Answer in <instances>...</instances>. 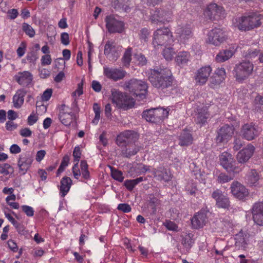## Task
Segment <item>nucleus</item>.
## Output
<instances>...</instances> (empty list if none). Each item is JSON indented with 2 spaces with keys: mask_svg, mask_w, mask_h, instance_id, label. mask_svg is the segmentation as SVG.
<instances>
[{
  "mask_svg": "<svg viewBox=\"0 0 263 263\" xmlns=\"http://www.w3.org/2000/svg\"><path fill=\"white\" fill-rule=\"evenodd\" d=\"M148 79L155 88L163 90L172 85L173 78L168 68H157L151 70Z\"/></svg>",
  "mask_w": 263,
  "mask_h": 263,
  "instance_id": "f257e3e1",
  "label": "nucleus"
},
{
  "mask_svg": "<svg viewBox=\"0 0 263 263\" xmlns=\"http://www.w3.org/2000/svg\"><path fill=\"white\" fill-rule=\"evenodd\" d=\"M262 15L251 12L233 20V25L241 31H249L258 28L261 25Z\"/></svg>",
  "mask_w": 263,
  "mask_h": 263,
  "instance_id": "f03ea898",
  "label": "nucleus"
},
{
  "mask_svg": "<svg viewBox=\"0 0 263 263\" xmlns=\"http://www.w3.org/2000/svg\"><path fill=\"white\" fill-rule=\"evenodd\" d=\"M174 42L172 32L168 27L160 28L153 33L152 44L155 48L173 45Z\"/></svg>",
  "mask_w": 263,
  "mask_h": 263,
  "instance_id": "7ed1b4c3",
  "label": "nucleus"
},
{
  "mask_svg": "<svg viewBox=\"0 0 263 263\" xmlns=\"http://www.w3.org/2000/svg\"><path fill=\"white\" fill-rule=\"evenodd\" d=\"M111 92L112 102L116 104L118 107L127 110L134 106V99L126 93L115 88L112 89Z\"/></svg>",
  "mask_w": 263,
  "mask_h": 263,
  "instance_id": "20e7f679",
  "label": "nucleus"
},
{
  "mask_svg": "<svg viewBox=\"0 0 263 263\" xmlns=\"http://www.w3.org/2000/svg\"><path fill=\"white\" fill-rule=\"evenodd\" d=\"M253 64L248 61H243L236 64L233 70V74L237 81L242 83L252 73Z\"/></svg>",
  "mask_w": 263,
  "mask_h": 263,
  "instance_id": "39448f33",
  "label": "nucleus"
},
{
  "mask_svg": "<svg viewBox=\"0 0 263 263\" xmlns=\"http://www.w3.org/2000/svg\"><path fill=\"white\" fill-rule=\"evenodd\" d=\"M125 85L126 88L133 93V95L139 96L141 99L145 98L148 88L147 84L145 81L133 79L126 82Z\"/></svg>",
  "mask_w": 263,
  "mask_h": 263,
  "instance_id": "423d86ee",
  "label": "nucleus"
},
{
  "mask_svg": "<svg viewBox=\"0 0 263 263\" xmlns=\"http://www.w3.org/2000/svg\"><path fill=\"white\" fill-rule=\"evenodd\" d=\"M169 110L160 107L152 108L144 111L142 113V117L148 122L157 123L167 117Z\"/></svg>",
  "mask_w": 263,
  "mask_h": 263,
  "instance_id": "0eeeda50",
  "label": "nucleus"
},
{
  "mask_svg": "<svg viewBox=\"0 0 263 263\" xmlns=\"http://www.w3.org/2000/svg\"><path fill=\"white\" fill-rule=\"evenodd\" d=\"M193 28L189 24L178 26L175 30L177 38L180 43L186 44L193 37Z\"/></svg>",
  "mask_w": 263,
  "mask_h": 263,
  "instance_id": "6e6552de",
  "label": "nucleus"
},
{
  "mask_svg": "<svg viewBox=\"0 0 263 263\" xmlns=\"http://www.w3.org/2000/svg\"><path fill=\"white\" fill-rule=\"evenodd\" d=\"M227 39L225 32L220 28H215L207 34L206 42L215 46H219Z\"/></svg>",
  "mask_w": 263,
  "mask_h": 263,
  "instance_id": "1a4fd4ad",
  "label": "nucleus"
},
{
  "mask_svg": "<svg viewBox=\"0 0 263 263\" xmlns=\"http://www.w3.org/2000/svg\"><path fill=\"white\" fill-rule=\"evenodd\" d=\"M220 163L228 172L238 173L240 169L235 165L236 162L232 155L227 152L222 153L219 156Z\"/></svg>",
  "mask_w": 263,
  "mask_h": 263,
  "instance_id": "9d476101",
  "label": "nucleus"
},
{
  "mask_svg": "<svg viewBox=\"0 0 263 263\" xmlns=\"http://www.w3.org/2000/svg\"><path fill=\"white\" fill-rule=\"evenodd\" d=\"M121 48L113 41H108L105 45L104 54L110 61L115 62L120 57Z\"/></svg>",
  "mask_w": 263,
  "mask_h": 263,
  "instance_id": "9b49d317",
  "label": "nucleus"
},
{
  "mask_svg": "<svg viewBox=\"0 0 263 263\" xmlns=\"http://www.w3.org/2000/svg\"><path fill=\"white\" fill-rule=\"evenodd\" d=\"M106 27L109 32L121 33L124 29L123 22L117 19L115 16L110 15L105 18Z\"/></svg>",
  "mask_w": 263,
  "mask_h": 263,
  "instance_id": "f8f14e48",
  "label": "nucleus"
},
{
  "mask_svg": "<svg viewBox=\"0 0 263 263\" xmlns=\"http://www.w3.org/2000/svg\"><path fill=\"white\" fill-rule=\"evenodd\" d=\"M211 197L215 200L216 206L218 208L229 209L230 207L231 202L229 197L221 190L216 189L213 191Z\"/></svg>",
  "mask_w": 263,
  "mask_h": 263,
  "instance_id": "ddd939ff",
  "label": "nucleus"
},
{
  "mask_svg": "<svg viewBox=\"0 0 263 263\" xmlns=\"http://www.w3.org/2000/svg\"><path fill=\"white\" fill-rule=\"evenodd\" d=\"M33 161V156L30 152H26L20 155L17 161L20 172H22L23 174H25L31 166Z\"/></svg>",
  "mask_w": 263,
  "mask_h": 263,
  "instance_id": "4468645a",
  "label": "nucleus"
},
{
  "mask_svg": "<svg viewBox=\"0 0 263 263\" xmlns=\"http://www.w3.org/2000/svg\"><path fill=\"white\" fill-rule=\"evenodd\" d=\"M240 134L245 139L250 141L253 140L259 134L258 128L253 123L244 124L241 129Z\"/></svg>",
  "mask_w": 263,
  "mask_h": 263,
  "instance_id": "2eb2a0df",
  "label": "nucleus"
},
{
  "mask_svg": "<svg viewBox=\"0 0 263 263\" xmlns=\"http://www.w3.org/2000/svg\"><path fill=\"white\" fill-rule=\"evenodd\" d=\"M137 139V135L132 130H126L117 136L116 142L119 146L134 142Z\"/></svg>",
  "mask_w": 263,
  "mask_h": 263,
  "instance_id": "dca6fc26",
  "label": "nucleus"
},
{
  "mask_svg": "<svg viewBox=\"0 0 263 263\" xmlns=\"http://www.w3.org/2000/svg\"><path fill=\"white\" fill-rule=\"evenodd\" d=\"M126 71L122 69L110 68L107 66L103 67V74L109 79L114 81L123 79L126 75Z\"/></svg>",
  "mask_w": 263,
  "mask_h": 263,
  "instance_id": "f3484780",
  "label": "nucleus"
},
{
  "mask_svg": "<svg viewBox=\"0 0 263 263\" xmlns=\"http://www.w3.org/2000/svg\"><path fill=\"white\" fill-rule=\"evenodd\" d=\"M151 20L154 23H165L172 20V13L171 11H166L164 10H157L151 17Z\"/></svg>",
  "mask_w": 263,
  "mask_h": 263,
  "instance_id": "a211bd4d",
  "label": "nucleus"
},
{
  "mask_svg": "<svg viewBox=\"0 0 263 263\" xmlns=\"http://www.w3.org/2000/svg\"><path fill=\"white\" fill-rule=\"evenodd\" d=\"M74 116L71 109L65 104H62L59 109V118L65 126L70 125Z\"/></svg>",
  "mask_w": 263,
  "mask_h": 263,
  "instance_id": "6ab92c4d",
  "label": "nucleus"
},
{
  "mask_svg": "<svg viewBox=\"0 0 263 263\" xmlns=\"http://www.w3.org/2000/svg\"><path fill=\"white\" fill-rule=\"evenodd\" d=\"M234 128L233 126L224 125L218 131L216 140L217 143H221L227 141L233 136Z\"/></svg>",
  "mask_w": 263,
  "mask_h": 263,
  "instance_id": "aec40b11",
  "label": "nucleus"
},
{
  "mask_svg": "<svg viewBox=\"0 0 263 263\" xmlns=\"http://www.w3.org/2000/svg\"><path fill=\"white\" fill-rule=\"evenodd\" d=\"M230 189L232 195L239 200L244 199L249 194L245 186L237 181L232 182Z\"/></svg>",
  "mask_w": 263,
  "mask_h": 263,
  "instance_id": "412c9836",
  "label": "nucleus"
},
{
  "mask_svg": "<svg viewBox=\"0 0 263 263\" xmlns=\"http://www.w3.org/2000/svg\"><path fill=\"white\" fill-rule=\"evenodd\" d=\"M224 13L223 8L215 3L210 4L204 11V15L211 20L223 17Z\"/></svg>",
  "mask_w": 263,
  "mask_h": 263,
  "instance_id": "4be33fe9",
  "label": "nucleus"
},
{
  "mask_svg": "<svg viewBox=\"0 0 263 263\" xmlns=\"http://www.w3.org/2000/svg\"><path fill=\"white\" fill-rule=\"evenodd\" d=\"M212 68L210 66H205L199 68L195 75V80L200 85H204L207 82L212 72Z\"/></svg>",
  "mask_w": 263,
  "mask_h": 263,
  "instance_id": "5701e85b",
  "label": "nucleus"
},
{
  "mask_svg": "<svg viewBox=\"0 0 263 263\" xmlns=\"http://www.w3.org/2000/svg\"><path fill=\"white\" fill-rule=\"evenodd\" d=\"M195 122L200 126L204 125L209 119L210 115L206 107H198L195 115Z\"/></svg>",
  "mask_w": 263,
  "mask_h": 263,
  "instance_id": "b1692460",
  "label": "nucleus"
},
{
  "mask_svg": "<svg viewBox=\"0 0 263 263\" xmlns=\"http://www.w3.org/2000/svg\"><path fill=\"white\" fill-rule=\"evenodd\" d=\"M252 210L254 222L259 226H263V202L255 203Z\"/></svg>",
  "mask_w": 263,
  "mask_h": 263,
  "instance_id": "393cba45",
  "label": "nucleus"
},
{
  "mask_svg": "<svg viewBox=\"0 0 263 263\" xmlns=\"http://www.w3.org/2000/svg\"><path fill=\"white\" fill-rule=\"evenodd\" d=\"M255 150L254 146L249 144L245 148L238 153L237 155V159L239 163H246L251 157Z\"/></svg>",
  "mask_w": 263,
  "mask_h": 263,
  "instance_id": "a878e982",
  "label": "nucleus"
},
{
  "mask_svg": "<svg viewBox=\"0 0 263 263\" xmlns=\"http://www.w3.org/2000/svg\"><path fill=\"white\" fill-rule=\"evenodd\" d=\"M154 177L158 180L167 182L172 178L170 172L162 166H160L153 171Z\"/></svg>",
  "mask_w": 263,
  "mask_h": 263,
  "instance_id": "bb28decb",
  "label": "nucleus"
},
{
  "mask_svg": "<svg viewBox=\"0 0 263 263\" xmlns=\"http://www.w3.org/2000/svg\"><path fill=\"white\" fill-rule=\"evenodd\" d=\"M15 79L21 85L23 86H28L32 81V75L28 71L20 72L15 75Z\"/></svg>",
  "mask_w": 263,
  "mask_h": 263,
  "instance_id": "cd10ccee",
  "label": "nucleus"
},
{
  "mask_svg": "<svg viewBox=\"0 0 263 263\" xmlns=\"http://www.w3.org/2000/svg\"><path fill=\"white\" fill-rule=\"evenodd\" d=\"M207 216L205 213L199 212L194 215L191 220L192 225L194 229H199L205 225Z\"/></svg>",
  "mask_w": 263,
  "mask_h": 263,
  "instance_id": "c85d7f7f",
  "label": "nucleus"
},
{
  "mask_svg": "<svg viewBox=\"0 0 263 263\" xmlns=\"http://www.w3.org/2000/svg\"><path fill=\"white\" fill-rule=\"evenodd\" d=\"M81 151L79 146L75 147L73 152V156L74 157V161L76 163L72 167V173L74 178L78 179L81 176L80 171L79 168L78 163L81 158Z\"/></svg>",
  "mask_w": 263,
  "mask_h": 263,
  "instance_id": "c756f323",
  "label": "nucleus"
},
{
  "mask_svg": "<svg viewBox=\"0 0 263 263\" xmlns=\"http://www.w3.org/2000/svg\"><path fill=\"white\" fill-rule=\"evenodd\" d=\"M140 150L139 147L134 142L125 145L122 148L121 155L124 157L130 158L136 155Z\"/></svg>",
  "mask_w": 263,
  "mask_h": 263,
  "instance_id": "7c9ffc66",
  "label": "nucleus"
},
{
  "mask_svg": "<svg viewBox=\"0 0 263 263\" xmlns=\"http://www.w3.org/2000/svg\"><path fill=\"white\" fill-rule=\"evenodd\" d=\"M235 49L234 47L222 50L216 55L215 60L218 62H223L230 59L235 53Z\"/></svg>",
  "mask_w": 263,
  "mask_h": 263,
  "instance_id": "2f4dec72",
  "label": "nucleus"
},
{
  "mask_svg": "<svg viewBox=\"0 0 263 263\" xmlns=\"http://www.w3.org/2000/svg\"><path fill=\"white\" fill-rule=\"evenodd\" d=\"M26 91L23 89H18L13 97V103L14 107L20 108L23 104L24 97L26 95Z\"/></svg>",
  "mask_w": 263,
  "mask_h": 263,
  "instance_id": "473e14b6",
  "label": "nucleus"
},
{
  "mask_svg": "<svg viewBox=\"0 0 263 263\" xmlns=\"http://www.w3.org/2000/svg\"><path fill=\"white\" fill-rule=\"evenodd\" d=\"M72 184V180L68 177H64L61 180L60 191L61 196L64 197L69 192Z\"/></svg>",
  "mask_w": 263,
  "mask_h": 263,
  "instance_id": "72a5a7b5",
  "label": "nucleus"
},
{
  "mask_svg": "<svg viewBox=\"0 0 263 263\" xmlns=\"http://www.w3.org/2000/svg\"><path fill=\"white\" fill-rule=\"evenodd\" d=\"M239 47L242 48L241 52L245 58L251 59L256 57L258 54L259 51L249 46H244L241 43H240Z\"/></svg>",
  "mask_w": 263,
  "mask_h": 263,
  "instance_id": "f704fd0d",
  "label": "nucleus"
},
{
  "mask_svg": "<svg viewBox=\"0 0 263 263\" xmlns=\"http://www.w3.org/2000/svg\"><path fill=\"white\" fill-rule=\"evenodd\" d=\"M191 55L187 51H180L175 57V61L179 66H184L190 61Z\"/></svg>",
  "mask_w": 263,
  "mask_h": 263,
  "instance_id": "c9c22d12",
  "label": "nucleus"
},
{
  "mask_svg": "<svg viewBox=\"0 0 263 263\" xmlns=\"http://www.w3.org/2000/svg\"><path fill=\"white\" fill-rule=\"evenodd\" d=\"M179 140L180 145L188 146L192 143L193 138L192 135L187 130H184L181 133Z\"/></svg>",
  "mask_w": 263,
  "mask_h": 263,
  "instance_id": "e433bc0d",
  "label": "nucleus"
},
{
  "mask_svg": "<svg viewBox=\"0 0 263 263\" xmlns=\"http://www.w3.org/2000/svg\"><path fill=\"white\" fill-rule=\"evenodd\" d=\"M128 0H115L113 5L115 9L117 10L127 12L130 8L128 4Z\"/></svg>",
  "mask_w": 263,
  "mask_h": 263,
  "instance_id": "4c0bfd02",
  "label": "nucleus"
},
{
  "mask_svg": "<svg viewBox=\"0 0 263 263\" xmlns=\"http://www.w3.org/2000/svg\"><path fill=\"white\" fill-rule=\"evenodd\" d=\"M181 243L187 250H189L194 243L193 235L192 233L185 234L182 239Z\"/></svg>",
  "mask_w": 263,
  "mask_h": 263,
  "instance_id": "58836bf2",
  "label": "nucleus"
},
{
  "mask_svg": "<svg viewBox=\"0 0 263 263\" xmlns=\"http://www.w3.org/2000/svg\"><path fill=\"white\" fill-rule=\"evenodd\" d=\"M80 174L83 178L88 180L90 178V173L88 171V165L85 160H82L80 163Z\"/></svg>",
  "mask_w": 263,
  "mask_h": 263,
  "instance_id": "ea45409f",
  "label": "nucleus"
},
{
  "mask_svg": "<svg viewBox=\"0 0 263 263\" xmlns=\"http://www.w3.org/2000/svg\"><path fill=\"white\" fill-rule=\"evenodd\" d=\"M172 45L168 46V47L165 46V48L162 51V55L165 59L167 61H171L172 60L174 55L175 54V50L172 47Z\"/></svg>",
  "mask_w": 263,
  "mask_h": 263,
  "instance_id": "a19ab883",
  "label": "nucleus"
},
{
  "mask_svg": "<svg viewBox=\"0 0 263 263\" xmlns=\"http://www.w3.org/2000/svg\"><path fill=\"white\" fill-rule=\"evenodd\" d=\"M132 49L131 48L128 47L124 52L123 57L122 59L124 65L126 66H128L132 60Z\"/></svg>",
  "mask_w": 263,
  "mask_h": 263,
  "instance_id": "79ce46f5",
  "label": "nucleus"
},
{
  "mask_svg": "<svg viewBox=\"0 0 263 263\" xmlns=\"http://www.w3.org/2000/svg\"><path fill=\"white\" fill-rule=\"evenodd\" d=\"M22 29L30 37H33L35 34V32L33 28L27 23H24L23 24Z\"/></svg>",
  "mask_w": 263,
  "mask_h": 263,
  "instance_id": "37998d69",
  "label": "nucleus"
},
{
  "mask_svg": "<svg viewBox=\"0 0 263 263\" xmlns=\"http://www.w3.org/2000/svg\"><path fill=\"white\" fill-rule=\"evenodd\" d=\"M248 177V182L251 184H255L259 180V176L254 170L251 171Z\"/></svg>",
  "mask_w": 263,
  "mask_h": 263,
  "instance_id": "c03bdc74",
  "label": "nucleus"
},
{
  "mask_svg": "<svg viewBox=\"0 0 263 263\" xmlns=\"http://www.w3.org/2000/svg\"><path fill=\"white\" fill-rule=\"evenodd\" d=\"M215 77H217L218 79L216 81V83H221L224 79L226 76V71L224 68H218L215 71Z\"/></svg>",
  "mask_w": 263,
  "mask_h": 263,
  "instance_id": "a18cd8bd",
  "label": "nucleus"
},
{
  "mask_svg": "<svg viewBox=\"0 0 263 263\" xmlns=\"http://www.w3.org/2000/svg\"><path fill=\"white\" fill-rule=\"evenodd\" d=\"M136 172L139 175L144 174L149 171V166L145 165L143 164H138L135 166Z\"/></svg>",
  "mask_w": 263,
  "mask_h": 263,
  "instance_id": "49530a36",
  "label": "nucleus"
},
{
  "mask_svg": "<svg viewBox=\"0 0 263 263\" xmlns=\"http://www.w3.org/2000/svg\"><path fill=\"white\" fill-rule=\"evenodd\" d=\"M134 58L136 59L138 64L141 66L145 65L147 63V60L145 56L141 53H136L134 55Z\"/></svg>",
  "mask_w": 263,
  "mask_h": 263,
  "instance_id": "de8ad7c7",
  "label": "nucleus"
},
{
  "mask_svg": "<svg viewBox=\"0 0 263 263\" xmlns=\"http://www.w3.org/2000/svg\"><path fill=\"white\" fill-rule=\"evenodd\" d=\"M111 176L114 179L119 182H122L124 179L122 173L116 170L111 169Z\"/></svg>",
  "mask_w": 263,
  "mask_h": 263,
  "instance_id": "09e8293b",
  "label": "nucleus"
},
{
  "mask_svg": "<svg viewBox=\"0 0 263 263\" xmlns=\"http://www.w3.org/2000/svg\"><path fill=\"white\" fill-rule=\"evenodd\" d=\"M233 179V178L224 174L220 173L217 177V181L219 183H224Z\"/></svg>",
  "mask_w": 263,
  "mask_h": 263,
  "instance_id": "8fccbe9b",
  "label": "nucleus"
},
{
  "mask_svg": "<svg viewBox=\"0 0 263 263\" xmlns=\"http://www.w3.org/2000/svg\"><path fill=\"white\" fill-rule=\"evenodd\" d=\"M22 209L23 212L28 217H32L34 215V209L30 206L24 205L22 206Z\"/></svg>",
  "mask_w": 263,
  "mask_h": 263,
  "instance_id": "3c124183",
  "label": "nucleus"
},
{
  "mask_svg": "<svg viewBox=\"0 0 263 263\" xmlns=\"http://www.w3.org/2000/svg\"><path fill=\"white\" fill-rule=\"evenodd\" d=\"M164 226L170 231H177L178 230V226L173 221L166 220L164 223Z\"/></svg>",
  "mask_w": 263,
  "mask_h": 263,
  "instance_id": "603ef678",
  "label": "nucleus"
},
{
  "mask_svg": "<svg viewBox=\"0 0 263 263\" xmlns=\"http://www.w3.org/2000/svg\"><path fill=\"white\" fill-rule=\"evenodd\" d=\"M84 81H85L84 79H82L81 82L78 84L77 89L75 90V91H74L72 93V95L73 96H76L77 95H78V96L79 97L81 95L83 94V85L84 83Z\"/></svg>",
  "mask_w": 263,
  "mask_h": 263,
  "instance_id": "864d4df0",
  "label": "nucleus"
},
{
  "mask_svg": "<svg viewBox=\"0 0 263 263\" xmlns=\"http://www.w3.org/2000/svg\"><path fill=\"white\" fill-rule=\"evenodd\" d=\"M53 91L51 88L47 89L45 90L42 96L43 101H48L51 98Z\"/></svg>",
  "mask_w": 263,
  "mask_h": 263,
  "instance_id": "5fc2aeb1",
  "label": "nucleus"
},
{
  "mask_svg": "<svg viewBox=\"0 0 263 263\" xmlns=\"http://www.w3.org/2000/svg\"><path fill=\"white\" fill-rule=\"evenodd\" d=\"M41 61L42 65H49L52 62L51 55L49 54H45L42 57Z\"/></svg>",
  "mask_w": 263,
  "mask_h": 263,
  "instance_id": "6e6d98bb",
  "label": "nucleus"
},
{
  "mask_svg": "<svg viewBox=\"0 0 263 263\" xmlns=\"http://www.w3.org/2000/svg\"><path fill=\"white\" fill-rule=\"evenodd\" d=\"M117 209L124 213H128L132 210L130 206L127 203H120L118 204Z\"/></svg>",
  "mask_w": 263,
  "mask_h": 263,
  "instance_id": "4d7b16f0",
  "label": "nucleus"
},
{
  "mask_svg": "<svg viewBox=\"0 0 263 263\" xmlns=\"http://www.w3.org/2000/svg\"><path fill=\"white\" fill-rule=\"evenodd\" d=\"M61 41L62 44L67 45L69 44V34L66 32H63L61 34Z\"/></svg>",
  "mask_w": 263,
  "mask_h": 263,
  "instance_id": "13d9d810",
  "label": "nucleus"
},
{
  "mask_svg": "<svg viewBox=\"0 0 263 263\" xmlns=\"http://www.w3.org/2000/svg\"><path fill=\"white\" fill-rule=\"evenodd\" d=\"M20 134L23 137H29L32 135V131L29 128L26 127L20 130Z\"/></svg>",
  "mask_w": 263,
  "mask_h": 263,
  "instance_id": "bf43d9fd",
  "label": "nucleus"
},
{
  "mask_svg": "<svg viewBox=\"0 0 263 263\" xmlns=\"http://www.w3.org/2000/svg\"><path fill=\"white\" fill-rule=\"evenodd\" d=\"M149 34V32L148 30L146 28H143L140 31V38L144 42H146Z\"/></svg>",
  "mask_w": 263,
  "mask_h": 263,
  "instance_id": "052dcab7",
  "label": "nucleus"
},
{
  "mask_svg": "<svg viewBox=\"0 0 263 263\" xmlns=\"http://www.w3.org/2000/svg\"><path fill=\"white\" fill-rule=\"evenodd\" d=\"M17 127V125L15 124L12 121H8L6 123V128L7 130L12 131L15 129Z\"/></svg>",
  "mask_w": 263,
  "mask_h": 263,
  "instance_id": "680f3d73",
  "label": "nucleus"
},
{
  "mask_svg": "<svg viewBox=\"0 0 263 263\" xmlns=\"http://www.w3.org/2000/svg\"><path fill=\"white\" fill-rule=\"evenodd\" d=\"M38 120V117L34 114H31L27 119V123L29 125H33Z\"/></svg>",
  "mask_w": 263,
  "mask_h": 263,
  "instance_id": "e2e57ef3",
  "label": "nucleus"
},
{
  "mask_svg": "<svg viewBox=\"0 0 263 263\" xmlns=\"http://www.w3.org/2000/svg\"><path fill=\"white\" fill-rule=\"evenodd\" d=\"M26 58L29 62L34 63L37 60L38 57L34 52H31L27 54Z\"/></svg>",
  "mask_w": 263,
  "mask_h": 263,
  "instance_id": "0e129e2a",
  "label": "nucleus"
},
{
  "mask_svg": "<svg viewBox=\"0 0 263 263\" xmlns=\"http://www.w3.org/2000/svg\"><path fill=\"white\" fill-rule=\"evenodd\" d=\"M10 152L11 154H18L21 152L20 147L15 144H12L10 147Z\"/></svg>",
  "mask_w": 263,
  "mask_h": 263,
  "instance_id": "69168bd1",
  "label": "nucleus"
},
{
  "mask_svg": "<svg viewBox=\"0 0 263 263\" xmlns=\"http://www.w3.org/2000/svg\"><path fill=\"white\" fill-rule=\"evenodd\" d=\"M46 153L45 150H40L37 152L35 159L37 162L41 161L44 158Z\"/></svg>",
  "mask_w": 263,
  "mask_h": 263,
  "instance_id": "338daca9",
  "label": "nucleus"
},
{
  "mask_svg": "<svg viewBox=\"0 0 263 263\" xmlns=\"http://www.w3.org/2000/svg\"><path fill=\"white\" fill-rule=\"evenodd\" d=\"M8 14L10 19L14 20L17 17L18 13L16 9H12L8 11Z\"/></svg>",
  "mask_w": 263,
  "mask_h": 263,
  "instance_id": "774afa93",
  "label": "nucleus"
}]
</instances>
